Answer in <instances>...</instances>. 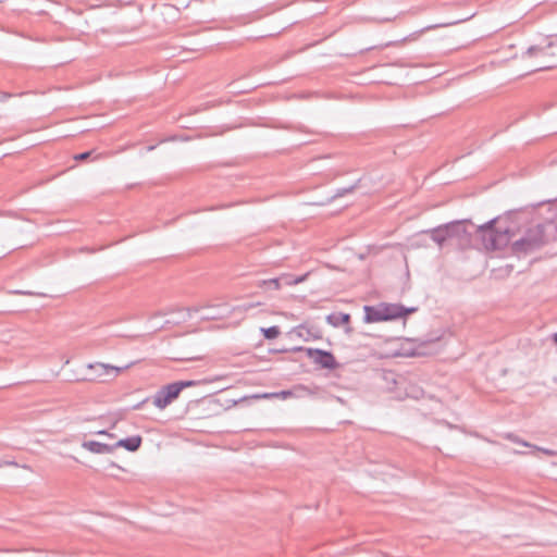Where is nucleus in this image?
<instances>
[{
	"label": "nucleus",
	"mask_w": 557,
	"mask_h": 557,
	"mask_svg": "<svg viewBox=\"0 0 557 557\" xmlns=\"http://www.w3.org/2000/svg\"><path fill=\"white\" fill-rule=\"evenodd\" d=\"M475 234L486 250L502 249L511 240V227L503 226L498 219H492L483 225L476 226Z\"/></svg>",
	"instance_id": "f257e3e1"
},
{
	"label": "nucleus",
	"mask_w": 557,
	"mask_h": 557,
	"mask_svg": "<svg viewBox=\"0 0 557 557\" xmlns=\"http://www.w3.org/2000/svg\"><path fill=\"white\" fill-rule=\"evenodd\" d=\"M511 251L517 257L527 256L539 250L546 244L545 225L535 224L528 227L519 238H515V231L511 228Z\"/></svg>",
	"instance_id": "f03ea898"
},
{
	"label": "nucleus",
	"mask_w": 557,
	"mask_h": 557,
	"mask_svg": "<svg viewBox=\"0 0 557 557\" xmlns=\"http://www.w3.org/2000/svg\"><path fill=\"white\" fill-rule=\"evenodd\" d=\"M131 364H126L124 367H115L109 363L102 362H92L88 363L86 368L90 371L87 375H75L72 380L75 382H96V381H107V379H115L119 376L124 370L128 369Z\"/></svg>",
	"instance_id": "7ed1b4c3"
},
{
	"label": "nucleus",
	"mask_w": 557,
	"mask_h": 557,
	"mask_svg": "<svg viewBox=\"0 0 557 557\" xmlns=\"http://www.w3.org/2000/svg\"><path fill=\"white\" fill-rule=\"evenodd\" d=\"M294 351H305L307 356L321 369L334 370L338 363L331 351L319 348L296 347Z\"/></svg>",
	"instance_id": "20e7f679"
},
{
	"label": "nucleus",
	"mask_w": 557,
	"mask_h": 557,
	"mask_svg": "<svg viewBox=\"0 0 557 557\" xmlns=\"http://www.w3.org/2000/svg\"><path fill=\"white\" fill-rule=\"evenodd\" d=\"M383 310V315L385 321L395 320L401 317H405L409 313L416 312L417 308H406L401 305L397 304H380Z\"/></svg>",
	"instance_id": "39448f33"
},
{
	"label": "nucleus",
	"mask_w": 557,
	"mask_h": 557,
	"mask_svg": "<svg viewBox=\"0 0 557 557\" xmlns=\"http://www.w3.org/2000/svg\"><path fill=\"white\" fill-rule=\"evenodd\" d=\"M469 225L475 227L472 223H469L466 220L447 223L446 226L449 233V238L456 237L462 242L468 240L471 234L468 230Z\"/></svg>",
	"instance_id": "423d86ee"
},
{
	"label": "nucleus",
	"mask_w": 557,
	"mask_h": 557,
	"mask_svg": "<svg viewBox=\"0 0 557 557\" xmlns=\"http://www.w3.org/2000/svg\"><path fill=\"white\" fill-rule=\"evenodd\" d=\"M326 321L329 324H331L334 327L345 326V332L347 334H350L352 332L351 327L349 326L350 314H348V313H343V312L331 313L326 317Z\"/></svg>",
	"instance_id": "0eeeda50"
},
{
	"label": "nucleus",
	"mask_w": 557,
	"mask_h": 557,
	"mask_svg": "<svg viewBox=\"0 0 557 557\" xmlns=\"http://www.w3.org/2000/svg\"><path fill=\"white\" fill-rule=\"evenodd\" d=\"M194 385H196L195 381H176L163 386L162 388L170 396V398H172V400H175L184 388Z\"/></svg>",
	"instance_id": "6e6552de"
},
{
	"label": "nucleus",
	"mask_w": 557,
	"mask_h": 557,
	"mask_svg": "<svg viewBox=\"0 0 557 557\" xmlns=\"http://www.w3.org/2000/svg\"><path fill=\"white\" fill-rule=\"evenodd\" d=\"M82 447L92 454H101V455L111 454V453H113V450L115 448L114 445H109V444L100 443L97 441H85V442H83Z\"/></svg>",
	"instance_id": "1a4fd4ad"
},
{
	"label": "nucleus",
	"mask_w": 557,
	"mask_h": 557,
	"mask_svg": "<svg viewBox=\"0 0 557 557\" xmlns=\"http://www.w3.org/2000/svg\"><path fill=\"white\" fill-rule=\"evenodd\" d=\"M364 322L374 323L385 321L381 305L377 306H364Z\"/></svg>",
	"instance_id": "9d476101"
},
{
	"label": "nucleus",
	"mask_w": 557,
	"mask_h": 557,
	"mask_svg": "<svg viewBox=\"0 0 557 557\" xmlns=\"http://www.w3.org/2000/svg\"><path fill=\"white\" fill-rule=\"evenodd\" d=\"M143 438L139 435L122 438L117 441L114 446L115 447H123L128 451H136L139 449L141 445Z\"/></svg>",
	"instance_id": "9b49d317"
},
{
	"label": "nucleus",
	"mask_w": 557,
	"mask_h": 557,
	"mask_svg": "<svg viewBox=\"0 0 557 557\" xmlns=\"http://www.w3.org/2000/svg\"><path fill=\"white\" fill-rule=\"evenodd\" d=\"M428 233H430L432 240L435 242L440 247H442L444 243L449 238L446 224L432 228L428 231Z\"/></svg>",
	"instance_id": "f8f14e48"
},
{
	"label": "nucleus",
	"mask_w": 557,
	"mask_h": 557,
	"mask_svg": "<svg viewBox=\"0 0 557 557\" xmlns=\"http://www.w3.org/2000/svg\"><path fill=\"white\" fill-rule=\"evenodd\" d=\"M553 42H547L545 46H531L523 53V57L533 58V57H547L548 49L553 47Z\"/></svg>",
	"instance_id": "ddd939ff"
},
{
	"label": "nucleus",
	"mask_w": 557,
	"mask_h": 557,
	"mask_svg": "<svg viewBox=\"0 0 557 557\" xmlns=\"http://www.w3.org/2000/svg\"><path fill=\"white\" fill-rule=\"evenodd\" d=\"M172 401V398H170L162 387L152 397V404L159 409L166 408Z\"/></svg>",
	"instance_id": "4468645a"
},
{
	"label": "nucleus",
	"mask_w": 557,
	"mask_h": 557,
	"mask_svg": "<svg viewBox=\"0 0 557 557\" xmlns=\"http://www.w3.org/2000/svg\"><path fill=\"white\" fill-rule=\"evenodd\" d=\"M261 332L267 339H274L281 334L280 327L275 325L270 327H262Z\"/></svg>",
	"instance_id": "2eb2a0df"
},
{
	"label": "nucleus",
	"mask_w": 557,
	"mask_h": 557,
	"mask_svg": "<svg viewBox=\"0 0 557 557\" xmlns=\"http://www.w3.org/2000/svg\"><path fill=\"white\" fill-rule=\"evenodd\" d=\"M262 285L268 286L269 288L274 289V290L280 289L282 286L280 277L264 280V281H262Z\"/></svg>",
	"instance_id": "dca6fc26"
},
{
	"label": "nucleus",
	"mask_w": 557,
	"mask_h": 557,
	"mask_svg": "<svg viewBox=\"0 0 557 557\" xmlns=\"http://www.w3.org/2000/svg\"><path fill=\"white\" fill-rule=\"evenodd\" d=\"M357 187V184H354V185H350L349 187H345V188H338L336 189L335 194H334V198H339V197H343L351 191H354Z\"/></svg>",
	"instance_id": "f3484780"
},
{
	"label": "nucleus",
	"mask_w": 557,
	"mask_h": 557,
	"mask_svg": "<svg viewBox=\"0 0 557 557\" xmlns=\"http://www.w3.org/2000/svg\"><path fill=\"white\" fill-rule=\"evenodd\" d=\"M405 40H406V38H404L401 40H396V41H388V42L380 45L377 47H369V48H367V50H372V49H375V48L384 49V48H387V47L398 46L399 44L404 42Z\"/></svg>",
	"instance_id": "a211bd4d"
},
{
	"label": "nucleus",
	"mask_w": 557,
	"mask_h": 557,
	"mask_svg": "<svg viewBox=\"0 0 557 557\" xmlns=\"http://www.w3.org/2000/svg\"><path fill=\"white\" fill-rule=\"evenodd\" d=\"M280 280H281V284H282V285H288V286L294 285V282H293V275H290V274L282 275V276L280 277Z\"/></svg>",
	"instance_id": "6ab92c4d"
},
{
	"label": "nucleus",
	"mask_w": 557,
	"mask_h": 557,
	"mask_svg": "<svg viewBox=\"0 0 557 557\" xmlns=\"http://www.w3.org/2000/svg\"><path fill=\"white\" fill-rule=\"evenodd\" d=\"M507 437H508L510 441H512V442H515V443H517V444H521V445H523V446H525V447H531V446H532V444H530V443H528V442H524V441H522V440L518 438L517 436H515V435H512V434H509Z\"/></svg>",
	"instance_id": "aec40b11"
},
{
	"label": "nucleus",
	"mask_w": 557,
	"mask_h": 557,
	"mask_svg": "<svg viewBox=\"0 0 557 557\" xmlns=\"http://www.w3.org/2000/svg\"><path fill=\"white\" fill-rule=\"evenodd\" d=\"M91 154V151H85V152H82V153H78L74 157V159L76 161H85L87 160Z\"/></svg>",
	"instance_id": "412c9836"
},
{
	"label": "nucleus",
	"mask_w": 557,
	"mask_h": 557,
	"mask_svg": "<svg viewBox=\"0 0 557 557\" xmlns=\"http://www.w3.org/2000/svg\"><path fill=\"white\" fill-rule=\"evenodd\" d=\"M531 447L536 449V450H539V451L544 453L547 456H553L555 454L553 450L547 449V448L539 447V446H535V445H532Z\"/></svg>",
	"instance_id": "4be33fe9"
},
{
	"label": "nucleus",
	"mask_w": 557,
	"mask_h": 557,
	"mask_svg": "<svg viewBox=\"0 0 557 557\" xmlns=\"http://www.w3.org/2000/svg\"><path fill=\"white\" fill-rule=\"evenodd\" d=\"M307 275L308 274H305V275H301V276H297V277L293 276L294 285L302 283L306 280Z\"/></svg>",
	"instance_id": "5701e85b"
},
{
	"label": "nucleus",
	"mask_w": 557,
	"mask_h": 557,
	"mask_svg": "<svg viewBox=\"0 0 557 557\" xmlns=\"http://www.w3.org/2000/svg\"><path fill=\"white\" fill-rule=\"evenodd\" d=\"M555 65L554 64H541L539 67L534 69V71H542V70H547V69H552L554 67Z\"/></svg>",
	"instance_id": "b1692460"
},
{
	"label": "nucleus",
	"mask_w": 557,
	"mask_h": 557,
	"mask_svg": "<svg viewBox=\"0 0 557 557\" xmlns=\"http://www.w3.org/2000/svg\"><path fill=\"white\" fill-rule=\"evenodd\" d=\"M147 400H148V399H145V400H143V401H140V403H138V404L134 405V406H133V409H135V410H139V409H141V408H143V406H144V404H145V403H147Z\"/></svg>",
	"instance_id": "393cba45"
},
{
	"label": "nucleus",
	"mask_w": 557,
	"mask_h": 557,
	"mask_svg": "<svg viewBox=\"0 0 557 557\" xmlns=\"http://www.w3.org/2000/svg\"><path fill=\"white\" fill-rule=\"evenodd\" d=\"M203 318H206V319H215L216 315L215 314H205Z\"/></svg>",
	"instance_id": "a878e982"
},
{
	"label": "nucleus",
	"mask_w": 557,
	"mask_h": 557,
	"mask_svg": "<svg viewBox=\"0 0 557 557\" xmlns=\"http://www.w3.org/2000/svg\"><path fill=\"white\" fill-rule=\"evenodd\" d=\"M4 465L7 466H17L15 461H5Z\"/></svg>",
	"instance_id": "bb28decb"
},
{
	"label": "nucleus",
	"mask_w": 557,
	"mask_h": 557,
	"mask_svg": "<svg viewBox=\"0 0 557 557\" xmlns=\"http://www.w3.org/2000/svg\"><path fill=\"white\" fill-rule=\"evenodd\" d=\"M552 338L554 343L557 344V332L553 334Z\"/></svg>",
	"instance_id": "cd10ccee"
},
{
	"label": "nucleus",
	"mask_w": 557,
	"mask_h": 557,
	"mask_svg": "<svg viewBox=\"0 0 557 557\" xmlns=\"http://www.w3.org/2000/svg\"><path fill=\"white\" fill-rule=\"evenodd\" d=\"M389 21H392V18L386 17V18L381 20L380 22L382 23V22H389Z\"/></svg>",
	"instance_id": "c85d7f7f"
},
{
	"label": "nucleus",
	"mask_w": 557,
	"mask_h": 557,
	"mask_svg": "<svg viewBox=\"0 0 557 557\" xmlns=\"http://www.w3.org/2000/svg\"><path fill=\"white\" fill-rule=\"evenodd\" d=\"M98 434H104V435H108V432L102 430V431H99Z\"/></svg>",
	"instance_id": "c756f323"
},
{
	"label": "nucleus",
	"mask_w": 557,
	"mask_h": 557,
	"mask_svg": "<svg viewBox=\"0 0 557 557\" xmlns=\"http://www.w3.org/2000/svg\"><path fill=\"white\" fill-rule=\"evenodd\" d=\"M500 222H502V225H503V226H508V225H507V221H504V222H503V221H500Z\"/></svg>",
	"instance_id": "7c9ffc66"
},
{
	"label": "nucleus",
	"mask_w": 557,
	"mask_h": 557,
	"mask_svg": "<svg viewBox=\"0 0 557 557\" xmlns=\"http://www.w3.org/2000/svg\"><path fill=\"white\" fill-rule=\"evenodd\" d=\"M20 294H24V295H30V293L28 292H18Z\"/></svg>",
	"instance_id": "2f4dec72"
},
{
	"label": "nucleus",
	"mask_w": 557,
	"mask_h": 557,
	"mask_svg": "<svg viewBox=\"0 0 557 557\" xmlns=\"http://www.w3.org/2000/svg\"><path fill=\"white\" fill-rule=\"evenodd\" d=\"M249 308H252V306L251 305L246 306L245 310H248Z\"/></svg>",
	"instance_id": "473e14b6"
},
{
	"label": "nucleus",
	"mask_w": 557,
	"mask_h": 557,
	"mask_svg": "<svg viewBox=\"0 0 557 557\" xmlns=\"http://www.w3.org/2000/svg\"><path fill=\"white\" fill-rule=\"evenodd\" d=\"M282 394H283L284 396H287V394H289V392H282Z\"/></svg>",
	"instance_id": "72a5a7b5"
}]
</instances>
